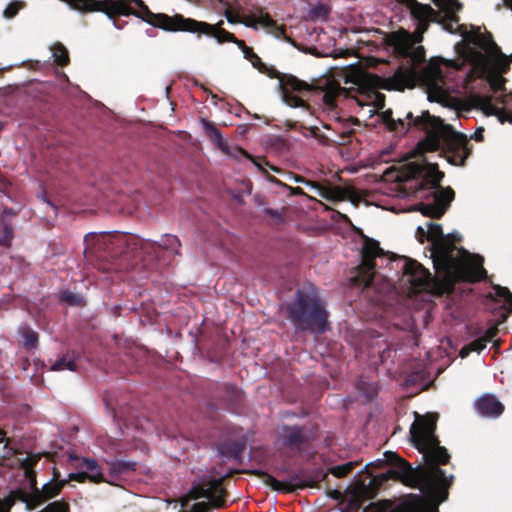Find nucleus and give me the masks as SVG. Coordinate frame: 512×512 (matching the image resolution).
I'll list each match as a JSON object with an SVG mask.
<instances>
[{"label":"nucleus","mask_w":512,"mask_h":512,"mask_svg":"<svg viewBox=\"0 0 512 512\" xmlns=\"http://www.w3.org/2000/svg\"><path fill=\"white\" fill-rule=\"evenodd\" d=\"M383 254L382 249L379 247V243L372 240L366 239L362 248V262L358 268V274L356 281L364 286H368L375 275V263L374 260Z\"/></svg>","instance_id":"ddd939ff"},{"label":"nucleus","mask_w":512,"mask_h":512,"mask_svg":"<svg viewBox=\"0 0 512 512\" xmlns=\"http://www.w3.org/2000/svg\"><path fill=\"white\" fill-rule=\"evenodd\" d=\"M22 8V3L18 1H14L8 4L5 8L3 14L6 18L14 17L18 11Z\"/></svg>","instance_id":"e433bc0d"},{"label":"nucleus","mask_w":512,"mask_h":512,"mask_svg":"<svg viewBox=\"0 0 512 512\" xmlns=\"http://www.w3.org/2000/svg\"><path fill=\"white\" fill-rule=\"evenodd\" d=\"M288 471V468L283 467L279 470V473H286Z\"/></svg>","instance_id":"de8ad7c7"},{"label":"nucleus","mask_w":512,"mask_h":512,"mask_svg":"<svg viewBox=\"0 0 512 512\" xmlns=\"http://www.w3.org/2000/svg\"><path fill=\"white\" fill-rule=\"evenodd\" d=\"M421 121L425 122L427 128H430L427 139L418 145L421 152L436 150L441 139L449 140L454 133L451 126L444 124L440 118L430 116L427 112L422 114Z\"/></svg>","instance_id":"f8f14e48"},{"label":"nucleus","mask_w":512,"mask_h":512,"mask_svg":"<svg viewBox=\"0 0 512 512\" xmlns=\"http://www.w3.org/2000/svg\"><path fill=\"white\" fill-rule=\"evenodd\" d=\"M52 371H63V370H75V362L71 359H66L65 357L57 360L52 366Z\"/></svg>","instance_id":"f704fd0d"},{"label":"nucleus","mask_w":512,"mask_h":512,"mask_svg":"<svg viewBox=\"0 0 512 512\" xmlns=\"http://www.w3.org/2000/svg\"><path fill=\"white\" fill-rule=\"evenodd\" d=\"M225 17L229 23L236 24L242 23L247 27L257 29L258 27L270 29V32L277 38H284V28L278 26L276 22L270 18L269 14L265 12L262 8L255 9L251 13L240 17L239 15H235L231 12V10L226 9Z\"/></svg>","instance_id":"1a4fd4ad"},{"label":"nucleus","mask_w":512,"mask_h":512,"mask_svg":"<svg viewBox=\"0 0 512 512\" xmlns=\"http://www.w3.org/2000/svg\"><path fill=\"white\" fill-rule=\"evenodd\" d=\"M246 448V439L239 438L226 440L218 445V452L221 456L238 462L242 460V454Z\"/></svg>","instance_id":"4be33fe9"},{"label":"nucleus","mask_w":512,"mask_h":512,"mask_svg":"<svg viewBox=\"0 0 512 512\" xmlns=\"http://www.w3.org/2000/svg\"><path fill=\"white\" fill-rule=\"evenodd\" d=\"M68 461L70 463H73L74 461H77L78 463L75 464V468H86L91 473L87 472H77V473H70L68 475V482L69 481H76L78 483H84L87 480L93 483H102L106 482L111 484L112 482L110 480H106L103 473L101 472L99 465L95 459L92 458H79L74 453H69L68 455Z\"/></svg>","instance_id":"2eb2a0df"},{"label":"nucleus","mask_w":512,"mask_h":512,"mask_svg":"<svg viewBox=\"0 0 512 512\" xmlns=\"http://www.w3.org/2000/svg\"><path fill=\"white\" fill-rule=\"evenodd\" d=\"M482 133H483V129L482 128L479 129L478 131H476V133L474 134L475 140H477V141L482 140V137H483Z\"/></svg>","instance_id":"c03bdc74"},{"label":"nucleus","mask_w":512,"mask_h":512,"mask_svg":"<svg viewBox=\"0 0 512 512\" xmlns=\"http://www.w3.org/2000/svg\"><path fill=\"white\" fill-rule=\"evenodd\" d=\"M38 342V336L34 331H26L22 337V344L26 348H34Z\"/></svg>","instance_id":"c9c22d12"},{"label":"nucleus","mask_w":512,"mask_h":512,"mask_svg":"<svg viewBox=\"0 0 512 512\" xmlns=\"http://www.w3.org/2000/svg\"><path fill=\"white\" fill-rule=\"evenodd\" d=\"M379 82V78L372 75H365L361 80L357 103L360 106L372 107V109L368 111L370 115L384 107V95L376 90Z\"/></svg>","instance_id":"4468645a"},{"label":"nucleus","mask_w":512,"mask_h":512,"mask_svg":"<svg viewBox=\"0 0 512 512\" xmlns=\"http://www.w3.org/2000/svg\"><path fill=\"white\" fill-rule=\"evenodd\" d=\"M496 333H497V328L495 326L491 327L486 331L485 336L483 338L489 339V341H491L493 339V337L496 335Z\"/></svg>","instance_id":"79ce46f5"},{"label":"nucleus","mask_w":512,"mask_h":512,"mask_svg":"<svg viewBox=\"0 0 512 512\" xmlns=\"http://www.w3.org/2000/svg\"><path fill=\"white\" fill-rule=\"evenodd\" d=\"M426 227L427 240L433 243L435 281L438 282L440 292H450L454 282L459 279L477 281L482 278L484 269L481 257L447 243L443 238L441 225L428 222Z\"/></svg>","instance_id":"7ed1b4c3"},{"label":"nucleus","mask_w":512,"mask_h":512,"mask_svg":"<svg viewBox=\"0 0 512 512\" xmlns=\"http://www.w3.org/2000/svg\"><path fill=\"white\" fill-rule=\"evenodd\" d=\"M443 177V173L438 171L436 165L427 163L424 159L420 161L409 162L406 165V172L400 180L409 178H421L426 184L436 187Z\"/></svg>","instance_id":"dca6fc26"},{"label":"nucleus","mask_w":512,"mask_h":512,"mask_svg":"<svg viewBox=\"0 0 512 512\" xmlns=\"http://www.w3.org/2000/svg\"><path fill=\"white\" fill-rule=\"evenodd\" d=\"M288 316L302 330L322 333L328 327L327 311L316 297L299 299L297 306L288 309Z\"/></svg>","instance_id":"39448f33"},{"label":"nucleus","mask_w":512,"mask_h":512,"mask_svg":"<svg viewBox=\"0 0 512 512\" xmlns=\"http://www.w3.org/2000/svg\"><path fill=\"white\" fill-rule=\"evenodd\" d=\"M62 299L73 305L81 303V297L79 295H74L71 293H63Z\"/></svg>","instance_id":"4c0bfd02"},{"label":"nucleus","mask_w":512,"mask_h":512,"mask_svg":"<svg viewBox=\"0 0 512 512\" xmlns=\"http://www.w3.org/2000/svg\"><path fill=\"white\" fill-rule=\"evenodd\" d=\"M424 463L413 468L411 464L400 457L397 453L385 452V461H378L379 466L385 463L390 467L379 474H372L365 467V476L356 481L351 490V497L348 508L352 512L358 511L368 499L374 498L379 490L389 480H395L406 486L417 488L435 504H441L448 499L449 489L454 482L452 474L447 475L440 467L450 461L448 450L440 446L431 445L420 452Z\"/></svg>","instance_id":"f03ea898"},{"label":"nucleus","mask_w":512,"mask_h":512,"mask_svg":"<svg viewBox=\"0 0 512 512\" xmlns=\"http://www.w3.org/2000/svg\"><path fill=\"white\" fill-rule=\"evenodd\" d=\"M213 482H203V476L198 480L194 481L187 492L179 498V503L182 508L186 507L191 500H198L203 497H211L208 491L213 487Z\"/></svg>","instance_id":"5701e85b"},{"label":"nucleus","mask_w":512,"mask_h":512,"mask_svg":"<svg viewBox=\"0 0 512 512\" xmlns=\"http://www.w3.org/2000/svg\"><path fill=\"white\" fill-rule=\"evenodd\" d=\"M246 473L260 478L265 485L269 486L273 491L277 492L293 493L297 489H302L306 486V484L301 482V478L298 474H293L290 477V481L285 482L277 480L268 472L260 469L249 470L246 471Z\"/></svg>","instance_id":"f3484780"},{"label":"nucleus","mask_w":512,"mask_h":512,"mask_svg":"<svg viewBox=\"0 0 512 512\" xmlns=\"http://www.w3.org/2000/svg\"><path fill=\"white\" fill-rule=\"evenodd\" d=\"M475 409L483 416H500L505 406L496 395L487 393L476 399Z\"/></svg>","instance_id":"aec40b11"},{"label":"nucleus","mask_w":512,"mask_h":512,"mask_svg":"<svg viewBox=\"0 0 512 512\" xmlns=\"http://www.w3.org/2000/svg\"><path fill=\"white\" fill-rule=\"evenodd\" d=\"M201 124L206 135L217 144L219 149H221L225 154L231 155L230 148L218 128L206 119H201Z\"/></svg>","instance_id":"393cba45"},{"label":"nucleus","mask_w":512,"mask_h":512,"mask_svg":"<svg viewBox=\"0 0 512 512\" xmlns=\"http://www.w3.org/2000/svg\"><path fill=\"white\" fill-rule=\"evenodd\" d=\"M312 86L294 76H288L282 82V92L284 101L292 107L303 106V100L298 96H293L292 92L304 93L310 91Z\"/></svg>","instance_id":"6ab92c4d"},{"label":"nucleus","mask_w":512,"mask_h":512,"mask_svg":"<svg viewBox=\"0 0 512 512\" xmlns=\"http://www.w3.org/2000/svg\"><path fill=\"white\" fill-rule=\"evenodd\" d=\"M358 465V462L349 461L340 465L333 466L329 469V472L337 477L342 478L351 473L355 467Z\"/></svg>","instance_id":"c756f323"},{"label":"nucleus","mask_w":512,"mask_h":512,"mask_svg":"<svg viewBox=\"0 0 512 512\" xmlns=\"http://www.w3.org/2000/svg\"><path fill=\"white\" fill-rule=\"evenodd\" d=\"M488 342H489V339H484L483 337L479 338V339L473 341L472 343H470L468 346L462 348L460 351V356L462 358H464L470 353V351L480 352L486 347V344Z\"/></svg>","instance_id":"2f4dec72"},{"label":"nucleus","mask_w":512,"mask_h":512,"mask_svg":"<svg viewBox=\"0 0 512 512\" xmlns=\"http://www.w3.org/2000/svg\"><path fill=\"white\" fill-rule=\"evenodd\" d=\"M161 246L169 249L172 253L178 254L180 248V242L174 235H166L161 242Z\"/></svg>","instance_id":"72a5a7b5"},{"label":"nucleus","mask_w":512,"mask_h":512,"mask_svg":"<svg viewBox=\"0 0 512 512\" xmlns=\"http://www.w3.org/2000/svg\"><path fill=\"white\" fill-rule=\"evenodd\" d=\"M2 129V125L0 124V130Z\"/></svg>","instance_id":"864d4df0"},{"label":"nucleus","mask_w":512,"mask_h":512,"mask_svg":"<svg viewBox=\"0 0 512 512\" xmlns=\"http://www.w3.org/2000/svg\"><path fill=\"white\" fill-rule=\"evenodd\" d=\"M504 4L512 10V0H503Z\"/></svg>","instance_id":"49530a36"},{"label":"nucleus","mask_w":512,"mask_h":512,"mask_svg":"<svg viewBox=\"0 0 512 512\" xmlns=\"http://www.w3.org/2000/svg\"><path fill=\"white\" fill-rule=\"evenodd\" d=\"M59 478H60V472L56 468H53V478L50 482L61 481Z\"/></svg>","instance_id":"37998d69"},{"label":"nucleus","mask_w":512,"mask_h":512,"mask_svg":"<svg viewBox=\"0 0 512 512\" xmlns=\"http://www.w3.org/2000/svg\"><path fill=\"white\" fill-rule=\"evenodd\" d=\"M0 443L4 442L5 438L4 436L2 435V431L0 430Z\"/></svg>","instance_id":"09e8293b"},{"label":"nucleus","mask_w":512,"mask_h":512,"mask_svg":"<svg viewBox=\"0 0 512 512\" xmlns=\"http://www.w3.org/2000/svg\"><path fill=\"white\" fill-rule=\"evenodd\" d=\"M47 204H48L51 208H53L54 210L56 209V208H55V206H54L53 204H51L49 201L47 202Z\"/></svg>","instance_id":"8fccbe9b"},{"label":"nucleus","mask_w":512,"mask_h":512,"mask_svg":"<svg viewBox=\"0 0 512 512\" xmlns=\"http://www.w3.org/2000/svg\"><path fill=\"white\" fill-rule=\"evenodd\" d=\"M215 469L211 470V475H204L203 482H213V487L208 491L211 497H204L208 501L197 502L193 504L190 512H209L211 508L222 509L227 507L228 491L224 487L226 479L230 478L236 473L235 470H230L226 475L216 478L214 476Z\"/></svg>","instance_id":"6e6552de"},{"label":"nucleus","mask_w":512,"mask_h":512,"mask_svg":"<svg viewBox=\"0 0 512 512\" xmlns=\"http://www.w3.org/2000/svg\"><path fill=\"white\" fill-rule=\"evenodd\" d=\"M454 198V192L450 188L443 189L435 194L434 200L437 204H441L445 210Z\"/></svg>","instance_id":"473e14b6"},{"label":"nucleus","mask_w":512,"mask_h":512,"mask_svg":"<svg viewBox=\"0 0 512 512\" xmlns=\"http://www.w3.org/2000/svg\"><path fill=\"white\" fill-rule=\"evenodd\" d=\"M13 234L12 230L9 227H5L4 229V235L0 239V244L4 246H9L12 240Z\"/></svg>","instance_id":"58836bf2"},{"label":"nucleus","mask_w":512,"mask_h":512,"mask_svg":"<svg viewBox=\"0 0 512 512\" xmlns=\"http://www.w3.org/2000/svg\"><path fill=\"white\" fill-rule=\"evenodd\" d=\"M416 237L421 243H423L424 240L427 239V227L419 226L417 228Z\"/></svg>","instance_id":"ea45409f"},{"label":"nucleus","mask_w":512,"mask_h":512,"mask_svg":"<svg viewBox=\"0 0 512 512\" xmlns=\"http://www.w3.org/2000/svg\"><path fill=\"white\" fill-rule=\"evenodd\" d=\"M295 180L296 182H301L309 186L315 190L320 197L331 202L343 201L347 197L346 192L339 187L322 186L316 182L304 180L301 177H297Z\"/></svg>","instance_id":"412c9836"},{"label":"nucleus","mask_w":512,"mask_h":512,"mask_svg":"<svg viewBox=\"0 0 512 512\" xmlns=\"http://www.w3.org/2000/svg\"><path fill=\"white\" fill-rule=\"evenodd\" d=\"M495 300L502 303V306L506 309L512 307V293L505 287L495 286L493 288V294H491Z\"/></svg>","instance_id":"a878e982"},{"label":"nucleus","mask_w":512,"mask_h":512,"mask_svg":"<svg viewBox=\"0 0 512 512\" xmlns=\"http://www.w3.org/2000/svg\"><path fill=\"white\" fill-rule=\"evenodd\" d=\"M424 216L432 218H440L445 213V208L441 204H437L434 200L433 204H424L419 208Z\"/></svg>","instance_id":"cd10ccee"},{"label":"nucleus","mask_w":512,"mask_h":512,"mask_svg":"<svg viewBox=\"0 0 512 512\" xmlns=\"http://www.w3.org/2000/svg\"><path fill=\"white\" fill-rule=\"evenodd\" d=\"M404 280L410 283L413 292H420L430 288V273L416 261H406L404 266Z\"/></svg>","instance_id":"a211bd4d"},{"label":"nucleus","mask_w":512,"mask_h":512,"mask_svg":"<svg viewBox=\"0 0 512 512\" xmlns=\"http://www.w3.org/2000/svg\"><path fill=\"white\" fill-rule=\"evenodd\" d=\"M412 79L413 76L411 71H398L394 77V80L396 82L394 88L401 90L407 86H410V84L412 83Z\"/></svg>","instance_id":"7c9ffc66"},{"label":"nucleus","mask_w":512,"mask_h":512,"mask_svg":"<svg viewBox=\"0 0 512 512\" xmlns=\"http://www.w3.org/2000/svg\"><path fill=\"white\" fill-rule=\"evenodd\" d=\"M108 465V476L109 480L113 483V480L120 479L122 476H127L134 472L137 467V463L126 460H112L107 462Z\"/></svg>","instance_id":"b1692460"},{"label":"nucleus","mask_w":512,"mask_h":512,"mask_svg":"<svg viewBox=\"0 0 512 512\" xmlns=\"http://www.w3.org/2000/svg\"><path fill=\"white\" fill-rule=\"evenodd\" d=\"M439 505L423 493L422 495L409 494L395 506L390 500H380L363 507L362 512H439Z\"/></svg>","instance_id":"423d86ee"},{"label":"nucleus","mask_w":512,"mask_h":512,"mask_svg":"<svg viewBox=\"0 0 512 512\" xmlns=\"http://www.w3.org/2000/svg\"><path fill=\"white\" fill-rule=\"evenodd\" d=\"M290 189H291V193L292 194L304 195L303 190L301 188H299V187L290 188Z\"/></svg>","instance_id":"a18cd8bd"},{"label":"nucleus","mask_w":512,"mask_h":512,"mask_svg":"<svg viewBox=\"0 0 512 512\" xmlns=\"http://www.w3.org/2000/svg\"><path fill=\"white\" fill-rule=\"evenodd\" d=\"M344 93V89L338 84L332 83L326 88L323 94V101L328 107H334L336 98Z\"/></svg>","instance_id":"bb28decb"},{"label":"nucleus","mask_w":512,"mask_h":512,"mask_svg":"<svg viewBox=\"0 0 512 512\" xmlns=\"http://www.w3.org/2000/svg\"><path fill=\"white\" fill-rule=\"evenodd\" d=\"M392 112L390 110H387L383 113V119L384 121L389 125V127L393 130H397L396 125L393 123V120L391 119Z\"/></svg>","instance_id":"a19ab883"},{"label":"nucleus","mask_w":512,"mask_h":512,"mask_svg":"<svg viewBox=\"0 0 512 512\" xmlns=\"http://www.w3.org/2000/svg\"><path fill=\"white\" fill-rule=\"evenodd\" d=\"M42 456L41 453H27L25 458L19 459V467L24 471V476L28 480L32 492L29 493L22 489L11 491L8 496L0 499V512H10L17 501L25 503L27 509L33 510L60 494L68 480L48 482L43 485L41 490L37 488L35 467Z\"/></svg>","instance_id":"20e7f679"},{"label":"nucleus","mask_w":512,"mask_h":512,"mask_svg":"<svg viewBox=\"0 0 512 512\" xmlns=\"http://www.w3.org/2000/svg\"><path fill=\"white\" fill-rule=\"evenodd\" d=\"M277 437L283 448L300 452L317 437V427L312 424L282 425L277 429Z\"/></svg>","instance_id":"0eeeda50"},{"label":"nucleus","mask_w":512,"mask_h":512,"mask_svg":"<svg viewBox=\"0 0 512 512\" xmlns=\"http://www.w3.org/2000/svg\"><path fill=\"white\" fill-rule=\"evenodd\" d=\"M440 9L437 14L429 5L414 3L411 6L412 15L418 20L413 34L401 29L387 36V43L401 56H411L414 62L424 57L423 47L414 48L422 41V35L427 30L430 21H441L445 30L459 32L463 43L457 47L461 61L439 59L431 62L422 71V78L427 86L428 99L444 106H452L454 99L444 87V78L450 68L460 69L468 62L480 75H486L490 87L497 92L504 86L505 79L501 76L507 69L506 57L500 53L491 35L482 32L480 28H468L458 24L456 12L461 5L456 0H434Z\"/></svg>","instance_id":"f257e3e1"},{"label":"nucleus","mask_w":512,"mask_h":512,"mask_svg":"<svg viewBox=\"0 0 512 512\" xmlns=\"http://www.w3.org/2000/svg\"><path fill=\"white\" fill-rule=\"evenodd\" d=\"M414 416H415V417H418V416H420V415H419L418 413H416V412H415V413H414Z\"/></svg>","instance_id":"603ef678"},{"label":"nucleus","mask_w":512,"mask_h":512,"mask_svg":"<svg viewBox=\"0 0 512 512\" xmlns=\"http://www.w3.org/2000/svg\"><path fill=\"white\" fill-rule=\"evenodd\" d=\"M438 418H414L410 427V440L413 446L421 452L439 441L435 434Z\"/></svg>","instance_id":"9b49d317"},{"label":"nucleus","mask_w":512,"mask_h":512,"mask_svg":"<svg viewBox=\"0 0 512 512\" xmlns=\"http://www.w3.org/2000/svg\"><path fill=\"white\" fill-rule=\"evenodd\" d=\"M507 98L506 95L495 96V103H493V99L489 96L471 95L468 101L472 107L481 110L484 114L496 116L501 123L506 121L512 123V109L508 108Z\"/></svg>","instance_id":"9d476101"},{"label":"nucleus","mask_w":512,"mask_h":512,"mask_svg":"<svg viewBox=\"0 0 512 512\" xmlns=\"http://www.w3.org/2000/svg\"><path fill=\"white\" fill-rule=\"evenodd\" d=\"M8 442H9V440L7 439V440H6V443H5V448H7V446H8Z\"/></svg>","instance_id":"3c124183"},{"label":"nucleus","mask_w":512,"mask_h":512,"mask_svg":"<svg viewBox=\"0 0 512 512\" xmlns=\"http://www.w3.org/2000/svg\"><path fill=\"white\" fill-rule=\"evenodd\" d=\"M52 56L54 61L59 65H66L69 62L67 49L60 43H55L51 46Z\"/></svg>","instance_id":"c85d7f7f"}]
</instances>
